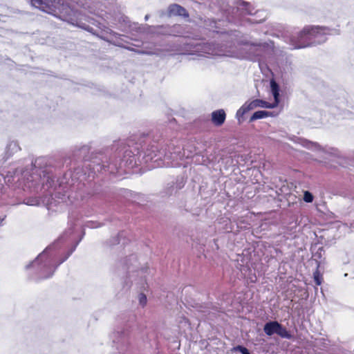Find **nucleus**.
Here are the masks:
<instances>
[{"mask_svg": "<svg viewBox=\"0 0 354 354\" xmlns=\"http://www.w3.org/2000/svg\"><path fill=\"white\" fill-rule=\"evenodd\" d=\"M30 173L26 177H21V185L17 183L13 185L12 197L16 200L11 202L12 205L24 203L28 205H41L44 203V199L39 196H30L23 198V194L27 191L38 193L42 191L44 187V158L42 156L32 160L30 167H28Z\"/></svg>", "mask_w": 354, "mask_h": 354, "instance_id": "obj_1", "label": "nucleus"}, {"mask_svg": "<svg viewBox=\"0 0 354 354\" xmlns=\"http://www.w3.org/2000/svg\"><path fill=\"white\" fill-rule=\"evenodd\" d=\"M328 28L319 26H305L301 30L288 37V43L292 49L304 48L315 44V39L326 34Z\"/></svg>", "mask_w": 354, "mask_h": 354, "instance_id": "obj_2", "label": "nucleus"}, {"mask_svg": "<svg viewBox=\"0 0 354 354\" xmlns=\"http://www.w3.org/2000/svg\"><path fill=\"white\" fill-rule=\"evenodd\" d=\"M28 281L39 283L44 278V250L24 267Z\"/></svg>", "mask_w": 354, "mask_h": 354, "instance_id": "obj_3", "label": "nucleus"}, {"mask_svg": "<svg viewBox=\"0 0 354 354\" xmlns=\"http://www.w3.org/2000/svg\"><path fill=\"white\" fill-rule=\"evenodd\" d=\"M29 173L30 171L26 167L23 169L17 168L13 171H8L6 176L0 174V188L3 185V183L12 187V189L13 185H16L17 183L21 185V177L26 178Z\"/></svg>", "mask_w": 354, "mask_h": 354, "instance_id": "obj_4", "label": "nucleus"}, {"mask_svg": "<svg viewBox=\"0 0 354 354\" xmlns=\"http://www.w3.org/2000/svg\"><path fill=\"white\" fill-rule=\"evenodd\" d=\"M263 331L268 336L277 334L282 338L288 339H290L292 337L290 331L277 321H270L267 322L264 325Z\"/></svg>", "mask_w": 354, "mask_h": 354, "instance_id": "obj_5", "label": "nucleus"}, {"mask_svg": "<svg viewBox=\"0 0 354 354\" xmlns=\"http://www.w3.org/2000/svg\"><path fill=\"white\" fill-rule=\"evenodd\" d=\"M168 15L169 16H180L185 18L189 17V13L186 9L176 3L171 4L169 6Z\"/></svg>", "mask_w": 354, "mask_h": 354, "instance_id": "obj_6", "label": "nucleus"}, {"mask_svg": "<svg viewBox=\"0 0 354 354\" xmlns=\"http://www.w3.org/2000/svg\"><path fill=\"white\" fill-rule=\"evenodd\" d=\"M226 113L223 109H218L212 113V122L216 127H221L225 122Z\"/></svg>", "mask_w": 354, "mask_h": 354, "instance_id": "obj_7", "label": "nucleus"}, {"mask_svg": "<svg viewBox=\"0 0 354 354\" xmlns=\"http://www.w3.org/2000/svg\"><path fill=\"white\" fill-rule=\"evenodd\" d=\"M257 104L254 100L249 103H245L236 112V117L239 120L243 118V115L250 110L257 108Z\"/></svg>", "mask_w": 354, "mask_h": 354, "instance_id": "obj_8", "label": "nucleus"}, {"mask_svg": "<svg viewBox=\"0 0 354 354\" xmlns=\"http://www.w3.org/2000/svg\"><path fill=\"white\" fill-rule=\"evenodd\" d=\"M21 149L19 143L17 141H10L6 146V159L9 158L15 153L19 151Z\"/></svg>", "mask_w": 354, "mask_h": 354, "instance_id": "obj_9", "label": "nucleus"}, {"mask_svg": "<svg viewBox=\"0 0 354 354\" xmlns=\"http://www.w3.org/2000/svg\"><path fill=\"white\" fill-rule=\"evenodd\" d=\"M270 87H271L272 93L274 98V104H275V106H277L279 102V86L275 81L272 80L270 82Z\"/></svg>", "mask_w": 354, "mask_h": 354, "instance_id": "obj_10", "label": "nucleus"}, {"mask_svg": "<svg viewBox=\"0 0 354 354\" xmlns=\"http://www.w3.org/2000/svg\"><path fill=\"white\" fill-rule=\"evenodd\" d=\"M270 115V113L266 111H258L253 113L250 119V122H252L254 120L264 118Z\"/></svg>", "mask_w": 354, "mask_h": 354, "instance_id": "obj_11", "label": "nucleus"}, {"mask_svg": "<svg viewBox=\"0 0 354 354\" xmlns=\"http://www.w3.org/2000/svg\"><path fill=\"white\" fill-rule=\"evenodd\" d=\"M66 259H63L62 260L57 261L56 262H53V264L52 266V268H50V272L48 273L47 272V268H46V278L50 277L53 275V272L56 270V268L62 263ZM47 262V259L46 258V263Z\"/></svg>", "mask_w": 354, "mask_h": 354, "instance_id": "obj_12", "label": "nucleus"}, {"mask_svg": "<svg viewBox=\"0 0 354 354\" xmlns=\"http://www.w3.org/2000/svg\"><path fill=\"white\" fill-rule=\"evenodd\" d=\"M254 101H255V103H256L257 107H263V108H268V109H272V108L275 107V104H270V103L266 102L264 100H262L257 99V100H254Z\"/></svg>", "mask_w": 354, "mask_h": 354, "instance_id": "obj_13", "label": "nucleus"}, {"mask_svg": "<svg viewBox=\"0 0 354 354\" xmlns=\"http://www.w3.org/2000/svg\"><path fill=\"white\" fill-rule=\"evenodd\" d=\"M26 1L29 2L32 7L39 8L44 12V7L43 6L44 3V0H26Z\"/></svg>", "mask_w": 354, "mask_h": 354, "instance_id": "obj_14", "label": "nucleus"}, {"mask_svg": "<svg viewBox=\"0 0 354 354\" xmlns=\"http://www.w3.org/2000/svg\"><path fill=\"white\" fill-rule=\"evenodd\" d=\"M313 278L317 286H320L322 284L323 278L318 270H316V271L314 272Z\"/></svg>", "mask_w": 354, "mask_h": 354, "instance_id": "obj_15", "label": "nucleus"}, {"mask_svg": "<svg viewBox=\"0 0 354 354\" xmlns=\"http://www.w3.org/2000/svg\"><path fill=\"white\" fill-rule=\"evenodd\" d=\"M242 6H243V9L245 10V14L252 15V10L254 9L249 3L243 2Z\"/></svg>", "mask_w": 354, "mask_h": 354, "instance_id": "obj_16", "label": "nucleus"}, {"mask_svg": "<svg viewBox=\"0 0 354 354\" xmlns=\"http://www.w3.org/2000/svg\"><path fill=\"white\" fill-rule=\"evenodd\" d=\"M313 194L309 192L308 191H306L304 194V200L306 203H311L313 201Z\"/></svg>", "mask_w": 354, "mask_h": 354, "instance_id": "obj_17", "label": "nucleus"}, {"mask_svg": "<svg viewBox=\"0 0 354 354\" xmlns=\"http://www.w3.org/2000/svg\"><path fill=\"white\" fill-rule=\"evenodd\" d=\"M139 302L142 306H145L147 304V297L145 294L140 293L139 295Z\"/></svg>", "mask_w": 354, "mask_h": 354, "instance_id": "obj_18", "label": "nucleus"}, {"mask_svg": "<svg viewBox=\"0 0 354 354\" xmlns=\"http://www.w3.org/2000/svg\"><path fill=\"white\" fill-rule=\"evenodd\" d=\"M236 350L239 351L242 354H250L248 350L242 346H238Z\"/></svg>", "mask_w": 354, "mask_h": 354, "instance_id": "obj_19", "label": "nucleus"}, {"mask_svg": "<svg viewBox=\"0 0 354 354\" xmlns=\"http://www.w3.org/2000/svg\"><path fill=\"white\" fill-rule=\"evenodd\" d=\"M6 217V215H3V216H0V226L3 225V222L5 220Z\"/></svg>", "mask_w": 354, "mask_h": 354, "instance_id": "obj_20", "label": "nucleus"}, {"mask_svg": "<svg viewBox=\"0 0 354 354\" xmlns=\"http://www.w3.org/2000/svg\"><path fill=\"white\" fill-rule=\"evenodd\" d=\"M174 29L181 28V26L180 25H175V26H174Z\"/></svg>", "mask_w": 354, "mask_h": 354, "instance_id": "obj_21", "label": "nucleus"}, {"mask_svg": "<svg viewBox=\"0 0 354 354\" xmlns=\"http://www.w3.org/2000/svg\"><path fill=\"white\" fill-rule=\"evenodd\" d=\"M180 33H181V32L178 30V31H177V34H174V35H175V36H180Z\"/></svg>", "mask_w": 354, "mask_h": 354, "instance_id": "obj_22", "label": "nucleus"}, {"mask_svg": "<svg viewBox=\"0 0 354 354\" xmlns=\"http://www.w3.org/2000/svg\"><path fill=\"white\" fill-rule=\"evenodd\" d=\"M45 12H50V11L47 10V9H46V10H45Z\"/></svg>", "mask_w": 354, "mask_h": 354, "instance_id": "obj_23", "label": "nucleus"}, {"mask_svg": "<svg viewBox=\"0 0 354 354\" xmlns=\"http://www.w3.org/2000/svg\"><path fill=\"white\" fill-rule=\"evenodd\" d=\"M45 251H46V254L47 251H48V248H46Z\"/></svg>", "mask_w": 354, "mask_h": 354, "instance_id": "obj_24", "label": "nucleus"}]
</instances>
